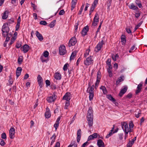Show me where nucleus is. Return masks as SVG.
<instances>
[{
	"instance_id": "1",
	"label": "nucleus",
	"mask_w": 147,
	"mask_h": 147,
	"mask_svg": "<svg viewBox=\"0 0 147 147\" xmlns=\"http://www.w3.org/2000/svg\"><path fill=\"white\" fill-rule=\"evenodd\" d=\"M121 126L122 129H125L126 127L127 129H128L129 131L131 132L133 131L134 124L133 122L132 121H130L129 122V127H128V123L126 122L122 123Z\"/></svg>"
},
{
	"instance_id": "2",
	"label": "nucleus",
	"mask_w": 147,
	"mask_h": 147,
	"mask_svg": "<svg viewBox=\"0 0 147 147\" xmlns=\"http://www.w3.org/2000/svg\"><path fill=\"white\" fill-rule=\"evenodd\" d=\"M9 31V28L8 26V24H4L2 28V34L4 37H5L8 35Z\"/></svg>"
},
{
	"instance_id": "3",
	"label": "nucleus",
	"mask_w": 147,
	"mask_h": 147,
	"mask_svg": "<svg viewBox=\"0 0 147 147\" xmlns=\"http://www.w3.org/2000/svg\"><path fill=\"white\" fill-rule=\"evenodd\" d=\"M94 86L93 85L91 87H88L87 90V92L89 94V99L90 101L93 99L94 96Z\"/></svg>"
},
{
	"instance_id": "4",
	"label": "nucleus",
	"mask_w": 147,
	"mask_h": 147,
	"mask_svg": "<svg viewBox=\"0 0 147 147\" xmlns=\"http://www.w3.org/2000/svg\"><path fill=\"white\" fill-rule=\"evenodd\" d=\"M93 62L92 57L90 56L84 61V63L86 65L88 66L92 64Z\"/></svg>"
},
{
	"instance_id": "5",
	"label": "nucleus",
	"mask_w": 147,
	"mask_h": 147,
	"mask_svg": "<svg viewBox=\"0 0 147 147\" xmlns=\"http://www.w3.org/2000/svg\"><path fill=\"white\" fill-rule=\"evenodd\" d=\"M56 97L57 96L55 94H53L47 97L46 98V100L48 102L51 103L55 101Z\"/></svg>"
},
{
	"instance_id": "6",
	"label": "nucleus",
	"mask_w": 147,
	"mask_h": 147,
	"mask_svg": "<svg viewBox=\"0 0 147 147\" xmlns=\"http://www.w3.org/2000/svg\"><path fill=\"white\" fill-rule=\"evenodd\" d=\"M59 52L60 55H64L66 53L65 47L63 45H61L59 48Z\"/></svg>"
},
{
	"instance_id": "7",
	"label": "nucleus",
	"mask_w": 147,
	"mask_h": 147,
	"mask_svg": "<svg viewBox=\"0 0 147 147\" xmlns=\"http://www.w3.org/2000/svg\"><path fill=\"white\" fill-rule=\"evenodd\" d=\"M9 137L11 139H13L15 137V129L13 127H11L9 131Z\"/></svg>"
},
{
	"instance_id": "8",
	"label": "nucleus",
	"mask_w": 147,
	"mask_h": 147,
	"mask_svg": "<svg viewBox=\"0 0 147 147\" xmlns=\"http://www.w3.org/2000/svg\"><path fill=\"white\" fill-rule=\"evenodd\" d=\"M99 16L98 14L96 13L92 23V25L93 26H96L98 22Z\"/></svg>"
},
{
	"instance_id": "9",
	"label": "nucleus",
	"mask_w": 147,
	"mask_h": 147,
	"mask_svg": "<svg viewBox=\"0 0 147 147\" xmlns=\"http://www.w3.org/2000/svg\"><path fill=\"white\" fill-rule=\"evenodd\" d=\"M77 42V40L76 38L75 37H72L69 41L68 46L69 47L74 46L76 43Z\"/></svg>"
},
{
	"instance_id": "10",
	"label": "nucleus",
	"mask_w": 147,
	"mask_h": 147,
	"mask_svg": "<svg viewBox=\"0 0 147 147\" xmlns=\"http://www.w3.org/2000/svg\"><path fill=\"white\" fill-rule=\"evenodd\" d=\"M71 97V94L69 92L66 93L63 97V99L66 100V101H69Z\"/></svg>"
},
{
	"instance_id": "11",
	"label": "nucleus",
	"mask_w": 147,
	"mask_h": 147,
	"mask_svg": "<svg viewBox=\"0 0 147 147\" xmlns=\"http://www.w3.org/2000/svg\"><path fill=\"white\" fill-rule=\"evenodd\" d=\"M103 44V41L102 40L100 42H99L95 48V51L97 52L99 51L100 50Z\"/></svg>"
},
{
	"instance_id": "12",
	"label": "nucleus",
	"mask_w": 147,
	"mask_h": 147,
	"mask_svg": "<svg viewBox=\"0 0 147 147\" xmlns=\"http://www.w3.org/2000/svg\"><path fill=\"white\" fill-rule=\"evenodd\" d=\"M93 112L92 108L90 107L87 113L88 118L93 117Z\"/></svg>"
},
{
	"instance_id": "13",
	"label": "nucleus",
	"mask_w": 147,
	"mask_h": 147,
	"mask_svg": "<svg viewBox=\"0 0 147 147\" xmlns=\"http://www.w3.org/2000/svg\"><path fill=\"white\" fill-rule=\"evenodd\" d=\"M82 131L80 129H79L77 131V141L78 142H79L81 136Z\"/></svg>"
},
{
	"instance_id": "14",
	"label": "nucleus",
	"mask_w": 147,
	"mask_h": 147,
	"mask_svg": "<svg viewBox=\"0 0 147 147\" xmlns=\"http://www.w3.org/2000/svg\"><path fill=\"white\" fill-rule=\"evenodd\" d=\"M38 81L39 86L41 88L42 86V78L40 75H38L37 77Z\"/></svg>"
},
{
	"instance_id": "15",
	"label": "nucleus",
	"mask_w": 147,
	"mask_h": 147,
	"mask_svg": "<svg viewBox=\"0 0 147 147\" xmlns=\"http://www.w3.org/2000/svg\"><path fill=\"white\" fill-rule=\"evenodd\" d=\"M89 30L88 27L86 26L82 30L81 33L82 35L84 36L86 35L87 32Z\"/></svg>"
},
{
	"instance_id": "16",
	"label": "nucleus",
	"mask_w": 147,
	"mask_h": 147,
	"mask_svg": "<svg viewBox=\"0 0 147 147\" xmlns=\"http://www.w3.org/2000/svg\"><path fill=\"white\" fill-rule=\"evenodd\" d=\"M98 134L97 133H94L92 135L89 136L88 141H89L90 140H92L94 138H96L97 137Z\"/></svg>"
},
{
	"instance_id": "17",
	"label": "nucleus",
	"mask_w": 147,
	"mask_h": 147,
	"mask_svg": "<svg viewBox=\"0 0 147 147\" xmlns=\"http://www.w3.org/2000/svg\"><path fill=\"white\" fill-rule=\"evenodd\" d=\"M22 51L24 53L27 52L30 49V47L27 45H25L22 47Z\"/></svg>"
},
{
	"instance_id": "18",
	"label": "nucleus",
	"mask_w": 147,
	"mask_h": 147,
	"mask_svg": "<svg viewBox=\"0 0 147 147\" xmlns=\"http://www.w3.org/2000/svg\"><path fill=\"white\" fill-rule=\"evenodd\" d=\"M142 83H140L138 85L137 90L136 91V94H137L140 92L142 88Z\"/></svg>"
},
{
	"instance_id": "19",
	"label": "nucleus",
	"mask_w": 147,
	"mask_h": 147,
	"mask_svg": "<svg viewBox=\"0 0 147 147\" xmlns=\"http://www.w3.org/2000/svg\"><path fill=\"white\" fill-rule=\"evenodd\" d=\"M35 34L38 39L40 41H42L43 40V37L41 34L37 31L36 32Z\"/></svg>"
},
{
	"instance_id": "20",
	"label": "nucleus",
	"mask_w": 147,
	"mask_h": 147,
	"mask_svg": "<svg viewBox=\"0 0 147 147\" xmlns=\"http://www.w3.org/2000/svg\"><path fill=\"white\" fill-rule=\"evenodd\" d=\"M60 120V117H59L57 118L55 123L54 124V127L55 128V130H57L58 127L59 126V121Z\"/></svg>"
},
{
	"instance_id": "21",
	"label": "nucleus",
	"mask_w": 147,
	"mask_h": 147,
	"mask_svg": "<svg viewBox=\"0 0 147 147\" xmlns=\"http://www.w3.org/2000/svg\"><path fill=\"white\" fill-rule=\"evenodd\" d=\"M54 78L57 80H60L61 78V75L58 72H56L55 74Z\"/></svg>"
},
{
	"instance_id": "22",
	"label": "nucleus",
	"mask_w": 147,
	"mask_h": 147,
	"mask_svg": "<svg viewBox=\"0 0 147 147\" xmlns=\"http://www.w3.org/2000/svg\"><path fill=\"white\" fill-rule=\"evenodd\" d=\"M45 116L47 118H49L51 116L49 109L48 107L46 108V111L45 113Z\"/></svg>"
},
{
	"instance_id": "23",
	"label": "nucleus",
	"mask_w": 147,
	"mask_h": 147,
	"mask_svg": "<svg viewBox=\"0 0 147 147\" xmlns=\"http://www.w3.org/2000/svg\"><path fill=\"white\" fill-rule=\"evenodd\" d=\"M97 144L98 147H105L104 143L101 139H99L97 141Z\"/></svg>"
},
{
	"instance_id": "24",
	"label": "nucleus",
	"mask_w": 147,
	"mask_h": 147,
	"mask_svg": "<svg viewBox=\"0 0 147 147\" xmlns=\"http://www.w3.org/2000/svg\"><path fill=\"white\" fill-rule=\"evenodd\" d=\"M22 70V68L21 67H19L17 68L16 72V75L17 77L20 75Z\"/></svg>"
},
{
	"instance_id": "25",
	"label": "nucleus",
	"mask_w": 147,
	"mask_h": 147,
	"mask_svg": "<svg viewBox=\"0 0 147 147\" xmlns=\"http://www.w3.org/2000/svg\"><path fill=\"white\" fill-rule=\"evenodd\" d=\"M127 88V87H125L123 89H122L120 92L119 96H122L126 92Z\"/></svg>"
},
{
	"instance_id": "26",
	"label": "nucleus",
	"mask_w": 147,
	"mask_h": 147,
	"mask_svg": "<svg viewBox=\"0 0 147 147\" xmlns=\"http://www.w3.org/2000/svg\"><path fill=\"white\" fill-rule=\"evenodd\" d=\"M93 117L88 118L87 120L88 121V125L89 127L92 126L93 124Z\"/></svg>"
},
{
	"instance_id": "27",
	"label": "nucleus",
	"mask_w": 147,
	"mask_h": 147,
	"mask_svg": "<svg viewBox=\"0 0 147 147\" xmlns=\"http://www.w3.org/2000/svg\"><path fill=\"white\" fill-rule=\"evenodd\" d=\"M141 111L139 109H137L135 112V115L136 118H138L141 115Z\"/></svg>"
},
{
	"instance_id": "28",
	"label": "nucleus",
	"mask_w": 147,
	"mask_h": 147,
	"mask_svg": "<svg viewBox=\"0 0 147 147\" xmlns=\"http://www.w3.org/2000/svg\"><path fill=\"white\" fill-rule=\"evenodd\" d=\"M77 53V51H74L72 53L70 58V60H73L75 59Z\"/></svg>"
},
{
	"instance_id": "29",
	"label": "nucleus",
	"mask_w": 147,
	"mask_h": 147,
	"mask_svg": "<svg viewBox=\"0 0 147 147\" xmlns=\"http://www.w3.org/2000/svg\"><path fill=\"white\" fill-rule=\"evenodd\" d=\"M129 7L130 9L134 10H137L138 9V7L135 5L133 3H131L130 5L129 6Z\"/></svg>"
},
{
	"instance_id": "30",
	"label": "nucleus",
	"mask_w": 147,
	"mask_h": 147,
	"mask_svg": "<svg viewBox=\"0 0 147 147\" xmlns=\"http://www.w3.org/2000/svg\"><path fill=\"white\" fill-rule=\"evenodd\" d=\"M40 59L42 62H45L47 63L48 61V58L45 57L42 55L40 57Z\"/></svg>"
},
{
	"instance_id": "31",
	"label": "nucleus",
	"mask_w": 147,
	"mask_h": 147,
	"mask_svg": "<svg viewBox=\"0 0 147 147\" xmlns=\"http://www.w3.org/2000/svg\"><path fill=\"white\" fill-rule=\"evenodd\" d=\"M123 131L124 132H125V136H124V138L125 139H126V138L127 137V134L129 133H130L131 132H130L129 131L128 129H127L126 127V129H123Z\"/></svg>"
},
{
	"instance_id": "32",
	"label": "nucleus",
	"mask_w": 147,
	"mask_h": 147,
	"mask_svg": "<svg viewBox=\"0 0 147 147\" xmlns=\"http://www.w3.org/2000/svg\"><path fill=\"white\" fill-rule=\"evenodd\" d=\"M77 0H72L71 2V10H72L75 8Z\"/></svg>"
},
{
	"instance_id": "33",
	"label": "nucleus",
	"mask_w": 147,
	"mask_h": 147,
	"mask_svg": "<svg viewBox=\"0 0 147 147\" xmlns=\"http://www.w3.org/2000/svg\"><path fill=\"white\" fill-rule=\"evenodd\" d=\"M8 12L6 11L4 13L3 16H2V18L3 19H6L8 16Z\"/></svg>"
},
{
	"instance_id": "34",
	"label": "nucleus",
	"mask_w": 147,
	"mask_h": 147,
	"mask_svg": "<svg viewBox=\"0 0 147 147\" xmlns=\"http://www.w3.org/2000/svg\"><path fill=\"white\" fill-rule=\"evenodd\" d=\"M121 42L122 43V45H124L126 42V40L125 36L124 35H122L121 36Z\"/></svg>"
},
{
	"instance_id": "35",
	"label": "nucleus",
	"mask_w": 147,
	"mask_h": 147,
	"mask_svg": "<svg viewBox=\"0 0 147 147\" xmlns=\"http://www.w3.org/2000/svg\"><path fill=\"white\" fill-rule=\"evenodd\" d=\"M107 64L109 67V68L112 69V67L111 65V60L110 59H108L107 61Z\"/></svg>"
},
{
	"instance_id": "36",
	"label": "nucleus",
	"mask_w": 147,
	"mask_h": 147,
	"mask_svg": "<svg viewBox=\"0 0 147 147\" xmlns=\"http://www.w3.org/2000/svg\"><path fill=\"white\" fill-rule=\"evenodd\" d=\"M100 88L102 90L103 93L104 94H106L107 93V91L105 86H102L100 87Z\"/></svg>"
},
{
	"instance_id": "37",
	"label": "nucleus",
	"mask_w": 147,
	"mask_h": 147,
	"mask_svg": "<svg viewBox=\"0 0 147 147\" xmlns=\"http://www.w3.org/2000/svg\"><path fill=\"white\" fill-rule=\"evenodd\" d=\"M119 55L118 54H116L115 55H112V58L113 59V60L114 61H116L117 60V59L119 57Z\"/></svg>"
},
{
	"instance_id": "38",
	"label": "nucleus",
	"mask_w": 147,
	"mask_h": 147,
	"mask_svg": "<svg viewBox=\"0 0 147 147\" xmlns=\"http://www.w3.org/2000/svg\"><path fill=\"white\" fill-rule=\"evenodd\" d=\"M123 76H121L120 77H119L118 79V80L116 82V84H118L120 82L122 81H123Z\"/></svg>"
},
{
	"instance_id": "39",
	"label": "nucleus",
	"mask_w": 147,
	"mask_h": 147,
	"mask_svg": "<svg viewBox=\"0 0 147 147\" xmlns=\"http://www.w3.org/2000/svg\"><path fill=\"white\" fill-rule=\"evenodd\" d=\"M107 98L110 100L112 101L113 102L115 101V100L113 98V97L111 95H107Z\"/></svg>"
},
{
	"instance_id": "40",
	"label": "nucleus",
	"mask_w": 147,
	"mask_h": 147,
	"mask_svg": "<svg viewBox=\"0 0 147 147\" xmlns=\"http://www.w3.org/2000/svg\"><path fill=\"white\" fill-rule=\"evenodd\" d=\"M56 22L55 20H54L52 22H51L50 24L49 25V26L51 28H52L55 25V23Z\"/></svg>"
},
{
	"instance_id": "41",
	"label": "nucleus",
	"mask_w": 147,
	"mask_h": 147,
	"mask_svg": "<svg viewBox=\"0 0 147 147\" xmlns=\"http://www.w3.org/2000/svg\"><path fill=\"white\" fill-rule=\"evenodd\" d=\"M49 55V53L47 51H46L43 53V54L42 55L45 57L48 58Z\"/></svg>"
},
{
	"instance_id": "42",
	"label": "nucleus",
	"mask_w": 147,
	"mask_h": 147,
	"mask_svg": "<svg viewBox=\"0 0 147 147\" xmlns=\"http://www.w3.org/2000/svg\"><path fill=\"white\" fill-rule=\"evenodd\" d=\"M90 51V50L89 49L86 50V52L84 54V56L85 57H87L89 55Z\"/></svg>"
},
{
	"instance_id": "43",
	"label": "nucleus",
	"mask_w": 147,
	"mask_h": 147,
	"mask_svg": "<svg viewBox=\"0 0 147 147\" xmlns=\"http://www.w3.org/2000/svg\"><path fill=\"white\" fill-rule=\"evenodd\" d=\"M70 105L69 101H66L65 102V106L64 108L65 109H67L68 107Z\"/></svg>"
},
{
	"instance_id": "44",
	"label": "nucleus",
	"mask_w": 147,
	"mask_h": 147,
	"mask_svg": "<svg viewBox=\"0 0 147 147\" xmlns=\"http://www.w3.org/2000/svg\"><path fill=\"white\" fill-rule=\"evenodd\" d=\"M101 77V73H100V72L99 71H98L97 72V79L96 80H100Z\"/></svg>"
},
{
	"instance_id": "45",
	"label": "nucleus",
	"mask_w": 147,
	"mask_h": 147,
	"mask_svg": "<svg viewBox=\"0 0 147 147\" xmlns=\"http://www.w3.org/2000/svg\"><path fill=\"white\" fill-rule=\"evenodd\" d=\"M16 39V37L14 36L13 37H12L11 39V41L10 42V45H11L14 42Z\"/></svg>"
},
{
	"instance_id": "46",
	"label": "nucleus",
	"mask_w": 147,
	"mask_h": 147,
	"mask_svg": "<svg viewBox=\"0 0 147 147\" xmlns=\"http://www.w3.org/2000/svg\"><path fill=\"white\" fill-rule=\"evenodd\" d=\"M113 132L110 131L109 133V134H107V136H106L105 138H109L110 136H111L113 134Z\"/></svg>"
},
{
	"instance_id": "47",
	"label": "nucleus",
	"mask_w": 147,
	"mask_h": 147,
	"mask_svg": "<svg viewBox=\"0 0 147 147\" xmlns=\"http://www.w3.org/2000/svg\"><path fill=\"white\" fill-rule=\"evenodd\" d=\"M23 61L22 57L20 56L19 57L18 59V62L19 64H21Z\"/></svg>"
},
{
	"instance_id": "48",
	"label": "nucleus",
	"mask_w": 147,
	"mask_h": 147,
	"mask_svg": "<svg viewBox=\"0 0 147 147\" xmlns=\"http://www.w3.org/2000/svg\"><path fill=\"white\" fill-rule=\"evenodd\" d=\"M111 0H108L107 2V5L108 8H109L110 6H111Z\"/></svg>"
},
{
	"instance_id": "49",
	"label": "nucleus",
	"mask_w": 147,
	"mask_h": 147,
	"mask_svg": "<svg viewBox=\"0 0 147 147\" xmlns=\"http://www.w3.org/2000/svg\"><path fill=\"white\" fill-rule=\"evenodd\" d=\"M119 139L120 140H122L123 139V133L119 134H118Z\"/></svg>"
},
{
	"instance_id": "50",
	"label": "nucleus",
	"mask_w": 147,
	"mask_h": 147,
	"mask_svg": "<svg viewBox=\"0 0 147 147\" xmlns=\"http://www.w3.org/2000/svg\"><path fill=\"white\" fill-rule=\"evenodd\" d=\"M69 65L68 63H66L64 66L63 67V69L64 71H66L67 69L68 66Z\"/></svg>"
},
{
	"instance_id": "51",
	"label": "nucleus",
	"mask_w": 147,
	"mask_h": 147,
	"mask_svg": "<svg viewBox=\"0 0 147 147\" xmlns=\"http://www.w3.org/2000/svg\"><path fill=\"white\" fill-rule=\"evenodd\" d=\"M40 24L43 25H46L47 24V23L45 21H41L40 22Z\"/></svg>"
},
{
	"instance_id": "52",
	"label": "nucleus",
	"mask_w": 147,
	"mask_h": 147,
	"mask_svg": "<svg viewBox=\"0 0 147 147\" xmlns=\"http://www.w3.org/2000/svg\"><path fill=\"white\" fill-rule=\"evenodd\" d=\"M100 81V80H96V83L95 85V88L96 89L97 88V87L98 86V84L99 83Z\"/></svg>"
},
{
	"instance_id": "53",
	"label": "nucleus",
	"mask_w": 147,
	"mask_h": 147,
	"mask_svg": "<svg viewBox=\"0 0 147 147\" xmlns=\"http://www.w3.org/2000/svg\"><path fill=\"white\" fill-rule=\"evenodd\" d=\"M98 0H94L92 5L96 7V5L98 3Z\"/></svg>"
},
{
	"instance_id": "54",
	"label": "nucleus",
	"mask_w": 147,
	"mask_h": 147,
	"mask_svg": "<svg viewBox=\"0 0 147 147\" xmlns=\"http://www.w3.org/2000/svg\"><path fill=\"white\" fill-rule=\"evenodd\" d=\"M1 138L3 139H6V135L5 133H3L1 134Z\"/></svg>"
},
{
	"instance_id": "55",
	"label": "nucleus",
	"mask_w": 147,
	"mask_h": 147,
	"mask_svg": "<svg viewBox=\"0 0 147 147\" xmlns=\"http://www.w3.org/2000/svg\"><path fill=\"white\" fill-rule=\"evenodd\" d=\"M111 69L109 68L108 69V72L109 74V76L110 77H111L112 76V71L110 70Z\"/></svg>"
},
{
	"instance_id": "56",
	"label": "nucleus",
	"mask_w": 147,
	"mask_h": 147,
	"mask_svg": "<svg viewBox=\"0 0 147 147\" xmlns=\"http://www.w3.org/2000/svg\"><path fill=\"white\" fill-rule=\"evenodd\" d=\"M95 7L96 6L92 5L90 9V12H93Z\"/></svg>"
},
{
	"instance_id": "57",
	"label": "nucleus",
	"mask_w": 147,
	"mask_h": 147,
	"mask_svg": "<svg viewBox=\"0 0 147 147\" xmlns=\"http://www.w3.org/2000/svg\"><path fill=\"white\" fill-rule=\"evenodd\" d=\"M17 0H11V3L14 5H16L17 4Z\"/></svg>"
},
{
	"instance_id": "58",
	"label": "nucleus",
	"mask_w": 147,
	"mask_h": 147,
	"mask_svg": "<svg viewBox=\"0 0 147 147\" xmlns=\"http://www.w3.org/2000/svg\"><path fill=\"white\" fill-rule=\"evenodd\" d=\"M5 144V143L2 139L1 140V142H0V144L1 146H3Z\"/></svg>"
},
{
	"instance_id": "59",
	"label": "nucleus",
	"mask_w": 147,
	"mask_h": 147,
	"mask_svg": "<svg viewBox=\"0 0 147 147\" xmlns=\"http://www.w3.org/2000/svg\"><path fill=\"white\" fill-rule=\"evenodd\" d=\"M20 24L17 23L16 26V30L17 31L20 28Z\"/></svg>"
},
{
	"instance_id": "60",
	"label": "nucleus",
	"mask_w": 147,
	"mask_h": 147,
	"mask_svg": "<svg viewBox=\"0 0 147 147\" xmlns=\"http://www.w3.org/2000/svg\"><path fill=\"white\" fill-rule=\"evenodd\" d=\"M65 13V11L63 9H62L60 11L59 13V14L60 15H63Z\"/></svg>"
},
{
	"instance_id": "61",
	"label": "nucleus",
	"mask_w": 147,
	"mask_h": 147,
	"mask_svg": "<svg viewBox=\"0 0 147 147\" xmlns=\"http://www.w3.org/2000/svg\"><path fill=\"white\" fill-rule=\"evenodd\" d=\"M133 144L129 141L127 145V147H131Z\"/></svg>"
},
{
	"instance_id": "62",
	"label": "nucleus",
	"mask_w": 147,
	"mask_h": 147,
	"mask_svg": "<svg viewBox=\"0 0 147 147\" xmlns=\"http://www.w3.org/2000/svg\"><path fill=\"white\" fill-rule=\"evenodd\" d=\"M31 6L33 8L34 10L36 9L37 6L35 5L34 4L32 3H31Z\"/></svg>"
},
{
	"instance_id": "63",
	"label": "nucleus",
	"mask_w": 147,
	"mask_h": 147,
	"mask_svg": "<svg viewBox=\"0 0 147 147\" xmlns=\"http://www.w3.org/2000/svg\"><path fill=\"white\" fill-rule=\"evenodd\" d=\"M141 24V23H140L139 24H138L136 26L135 28V30H136L138 29V28L140 26Z\"/></svg>"
},
{
	"instance_id": "64",
	"label": "nucleus",
	"mask_w": 147,
	"mask_h": 147,
	"mask_svg": "<svg viewBox=\"0 0 147 147\" xmlns=\"http://www.w3.org/2000/svg\"><path fill=\"white\" fill-rule=\"evenodd\" d=\"M46 84L47 86H49L50 84V82L48 80H47L45 81Z\"/></svg>"
}]
</instances>
